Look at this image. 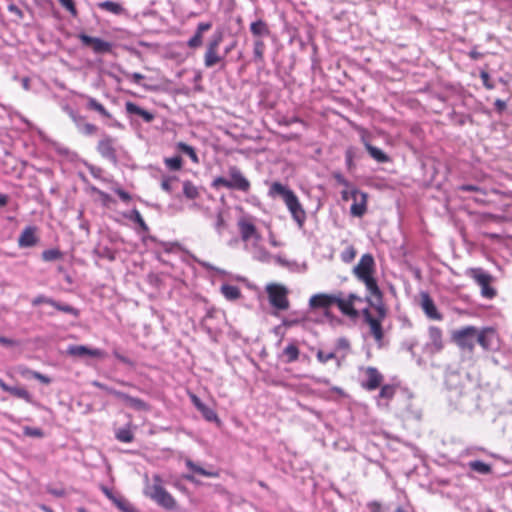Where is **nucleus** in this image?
<instances>
[{
  "mask_svg": "<svg viewBox=\"0 0 512 512\" xmlns=\"http://www.w3.org/2000/svg\"><path fill=\"white\" fill-rule=\"evenodd\" d=\"M375 272V261L370 253L361 256L358 264L353 268L354 276L365 284L367 291L375 299L382 298V292L378 287L377 281L373 277Z\"/></svg>",
  "mask_w": 512,
  "mask_h": 512,
  "instance_id": "1",
  "label": "nucleus"
},
{
  "mask_svg": "<svg viewBox=\"0 0 512 512\" xmlns=\"http://www.w3.org/2000/svg\"><path fill=\"white\" fill-rule=\"evenodd\" d=\"M51 306L61 312L72 314L75 317L79 316V311L68 304H61L55 300H52Z\"/></svg>",
  "mask_w": 512,
  "mask_h": 512,
  "instance_id": "37",
  "label": "nucleus"
},
{
  "mask_svg": "<svg viewBox=\"0 0 512 512\" xmlns=\"http://www.w3.org/2000/svg\"><path fill=\"white\" fill-rule=\"evenodd\" d=\"M127 77L136 84H140L141 80L144 79V75L138 72L127 74Z\"/></svg>",
  "mask_w": 512,
  "mask_h": 512,
  "instance_id": "59",
  "label": "nucleus"
},
{
  "mask_svg": "<svg viewBox=\"0 0 512 512\" xmlns=\"http://www.w3.org/2000/svg\"><path fill=\"white\" fill-rule=\"evenodd\" d=\"M178 181V177L176 176H164L161 181V188L171 193L174 190L173 184Z\"/></svg>",
  "mask_w": 512,
  "mask_h": 512,
  "instance_id": "40",
  "label": "nucleus"
},
{
  "mask_svg": "<svg viewBox=\"0 0 512 512\" xmlns=\"http://www.w3.org/2000/svg\"><path fill=\"white\" fill-rule=\"evenodd\" d=\"M24 434L31 437H42L43 431L39 428H33V427H24Z\"/></svg>",
  "mask_w": 512,
  "mask_h": 512,
  "instance_id": "49",
  "label": "nucleus"
},
{
  "mask_svg": "<svg viewBox=\"0 0 512 512\" xmlns=\"http://www.w3.org/2000/svg\"><path fill=\"white\" fill-rule=\"evenodd\" d=\"M362 142L368 151L369 155L378 163H386L389 161V157L379 148L371 145L366 138L362 137Z\"/></svg>",
  "mask_w": 512,
  "mask_h": 512,
  "instance_id": "25",
  "label": "nucleus"
},
{
  "mask_svg": "<svg viewBox=\"0 0 512 512\" xmlns=\"http://www.w3.org/2000/svg\"><path fill=\"white\" fill-rule=\"evenodd\" d=\"M317 359L321 363H327L329 360L336 358L335 353L333 352H324L323 350H319L316 355Z\"/></svg>",
  "mask_w": 512,
  "mask_h": 512,
  "instance_id": "45",
  "label": "nucleus"
},
{
  "mask_svg": "<svg viewBox=\"0 0 512 512\" xmlns=\"http://www.w3.org/2000/svg\"><path fill=\"white\" fill-rule=\"evenodd\" d=\"M93 385L95 387H98L99 389H102L106 393L113 395V396H115V393H122L121 391H117V390H115V389H113L111 387H108L107 385H105L103 383H100L98 381H94Z\"/></svg>",
  "mask_w": 512,
  "mask_h": 512,
  "instance_id": "51",
  "label": "nucleus"
},
{
  "mask_svg": "<svg viewBox=\"0 0 512 512\" xmlns=\"http://www.w3.org/2000/svg\"><path fill=\"white\" fill-rule=\"evenodd\" d=\"M356 257V249L350 245L345 248V250L341 253V259L345 263H350Z\"/></svg>",
  "mask_w": 512,
  "mask_h": 512,
  "instance_id": "42",
  "label": "nucleus"
},
{
  "mask_svg": "<svg viewBox=\"0 0 512 512\" xmlns=\"http://www.w3.org/2000/svg\"><path fill=\"white\" fill-rule=\"evenodd\" d=\"M0 388L15 397L24 399L28 403H32V397L25 388L9 386L2 379H0Z\"/></svg>",
  "mask_w": 512,
  "mask_h": 512,
  "instance_id": "24",
  "label": "nucleus"
},
{
  "mask_svg": "<svg viewBox=\"0 0 512 512\" xmlns=\"http://www.w3.org/2000/svg\"><path fill=\"white\" fill-rule=\"evenodd\" d=\"M38 242V237L36 236V227L27 226L21 232L18 238V245L22 248L32 247L36 245Z\"/></svg>",
  "mask_w": 512,
  "mask_h": 512,
  "instance_id": "21",
  "label": "nucleus"
},
{
  "mask_svg": "<svg viewBox=\"0 0 512 512\" xmlns=\"http://www.w3.org/2000/svg\"><path fill=\"white\" fill-rule=\"evenodd\" d=\"M374 307L377 312V317H373L368 308L363 309L362 315L365 322L369 325L370 333L374 337L375 341L377 343H381L384 337L381 323L382 320L386 317V309L382 303V298L376 299Z\"/></svg>",
  "mask_w": 512,
  "mask_h": 512,
  "instance_id": "3",
  "label": "nucleus"
},
{
  "mask_svg": "<svg viewBox=\"0 0 512 512\" xmlns=\"http://www.w3.org/2000/svg\"><path fill=\"white\" fill-rule=\"evenodd\" d=\"M220 290L227 300L234 301L241 297V290L237 286L224 284Z\"/></svg>",
  "mask_w": 512,
  "mask_h": 512,
  "instance_id": "28",
  "label": "nucleus"
},
{
  "mask_svg": "<svg viewBox=\"0 0 512 512\" xmlns=\"http://www.w3.org/2000/svg\"><path fill=\"white\" fill-rule=\"evenodd\" d=\"M198 263H199L202 267H204V268H206V269L214 270V271H217L218 273L225 274V271H223V270H221V269H219V268H217V267H215V266L211 265L210 263H208V262H206V261H200V260H198Z\"/></svg>",
  "mask_w": 512,
  "mask_h": 512,
  "instance_id": "62",
  "label": "nucleus"
},
{
  "mask_svg": "<svg viewBox=\"0 0 512 512\" xmlns=\"http://www.w3.org/2000/svg\"><path fill=\"white\" fill-rule=\"evenodd\" d=\"M229 175L231 177V179H229L231 185L230 189H236L242 192L249 191L250 182L236 166L229 168Z\"/></svg>",
  "mask_w": 512,
  "mask_h": 512,
  "instance_id": "13",
  "label": "nucleus"
},
{
  "mask_svg": "<svg viewBox=\"0 0 512 512\" xmlns=\"http://www.w3.org/2000/svg\"><path fill=\"white\" fill-rule=\"evenodd\" d=\"M165 164L171 170H180L182 167V158L180 156L166 158Z\"/></svg>",
  "mask_w": 512,
  "mask_h": 512,
  "instance_id": "43",
  "label": "nucleus"
},
{
  "mask_svg": "<svg viewBox=\"0 0 512 512\" xmlns=\"http://www.w3.org/2000/svg\"><path fill=\"white\" fill-rule=\"evenodd\" d=\"M496 337V332L491 327H485L482 329H477V337L476 342L484 349L491 350L493 340Z\"/></svg>",
  "mask_w": 512,
  "mask_h": 512,
  "instance_id": "18",
  "label": "nucleus"
},
{
  "mask_svg": "<svg viewBox=\"0 0 512 512\" xmlns=\"http://www.w3.org/2000/svg\"><path fill=\"white\" fill-rule=\"evenodd\" d=\"M70 117L83 134L94 135L97 132V126L91 123L84 122V117L77 115L73 111H70Z\"/></svg>",
  "mask_w": 512,
  "mask_h": 512,
  "instance_id": "23",
  "label": "nucleus"
},
{
  "mask_svg": "<svg viewBox=\"0 0 512 512\" xmlns=\"http://www.w3.org/2000/svg\"><path fill=\"white\" fill-rule=\"evenodd\" d=\"M67 353L71 356L75 357H96V358H102L104 356V352L100 349H92L88 348L84 345H71L67 349Z\"/></svg>",
  "mask_w": 512,
  "mask_h": 512,
  "instance_id": "17",
  "label": "nucleus"
},
{
  "mask_svg": "<svg viewBox=\"0 0 512 512\" xmlns=\"http://www.w3.org/2000/svg\"><path fill=\"white\" fill-rule=\"evenodd\" d=\"M154 484L146 488V495L156 501L160 506L172 510L176 507V501L170 493L162 486V480L159 475H154Z\"/></svg>",
  "mask_w": 512,
  "mask_h": 512,
  "instance_id": "4",
  "label": "nucleus"
},
{
  "mask_svg": "<svg viewBox=\"0 0 512 512\" xmlns=\"http://www.w3.org/2000/svg\"><path fill=\"white\" fill-rule=\"evenodd\" d=\"M115 193L121 198L124 202H129L131 200V196L128 192L123 189L117 188L115 189Z\"/></svg>",
  "mask_w": 512,
  "mask_h": 512,
  "instance_id": "58",
  "label": "nucleus"
},
{
  "mask_svg": "<svg viewBox=\"0 0 512 512\" xmlns=\"http://www.w3.org/2000/svg\"><path fill=\"white\" fill-rule=\"evenodd\" d=\"M269 303L277 310H287L290 306L288 299V289L276 283H271L266 286Z\"/></svg>",
  "mask_w": 512,
  "mask_h": 512,
  "instance_id": "6",
  "label": "nucleus"
},
{
  "mask_svg": "<svg viewBox=\"0 0 512 512\" xmlns=\"http://www.w3.org/2000/svg\"><path fill=\"white\" fill-rule=\"evenodd\" d=\"M230 182L228 179L224 177H217L212 182V187L219 188V187H225L227 189H230Z\"/></svg>",
  "mask_w": 512,
  "mask_h": 512,
  "instance_id": "48",
  "label": "nucleus"
},
{
  "mask_svg": "<svg viewBox=\"0 0 512 512\" xmlns=\"http://www.w3.org/2000/svg\"><path fill=\"white\" fill-rule=\"evenodd\" d=\"M177 148L181 152L187 154L194 163H198L199 162L198 156H197V154H196V152H195V150H194V148L192 146H190V145H188V144H186L184 142H179L177 144Z\"/></svg>",
  "mask_w": 512,
  "mask_h": 512,
  "instance_id": "36",
  "label": "nucleus"
},
{
  "mask_svg": "<svg viewBox=\"0 0 512 512\" xmlns=\"http://www.w3.org/2000/svg\"><path fill=\"white\" fill-rule=\"evenodd\" d=\"M115 436H116L117 440H119L120 442H124V443H130L134 439V435L129 427H124V428L119 429L116 432Z\"/></svg>",
  "mask_w": 512,
  "mask_h": 512,
  "instance_id": "34",
  "label": "nucleus"
},
{
  "mask_svg": "<svg viewBox=\"0 0 512 512\" xmlns=\"http://www.w3.org/2000/svg\"><path fill=\"white\" fill-rule=\"evenodd\" d=\"M477 337V328L474 326H465L452 332L451 339L457 346L463 350L472 352L475 347Z\"/></svg>",
  "mask_w": 512,
  "mask_h": 512,
  "instance_id": "7",
  "label": "nucleus"
},
{
  "mask_svg": "<svg viewBox=\"0 0 512 512\" xmlns=\"http://www.w3.org/2000/svg\"><path fill=\"white\" fill-rule=\"evenodd\" d=\"M264 50H265V44L261 39H256L254 41V60L256 62H262L264 59Z\"/></svg>",
  "mask_w": 512,
  "mask_h": 512,
  "instance_id": "35",
  "label": "nucleus"
},
{
  "mask_svg": "<svg viewBox=\"0 0 512 512\" xmlns=\"http://www.w3.org/2000/svg\"><path fill=\"white\" fill-rule=\"evenodd\" d=\"M87 108L98 112L103 118H112L111 113L93 97H87Z\"/></svg>",
  "mask_w": 512,
  "mask_h": 512,
  "instance_id": "27",
  "label": "nucleus"
},
{
  "mask_svg": "<svg viewBox=\"0 0 512 512\" xmlns=\"http://www.w3.org/2000/svg\"><path fill=\"white\" fill-rule=\"evenodd\" d=\"M62 258V252L59 249L53 248L43 251L42 259L44 261H54Z\"/></svg>",
  "mask_w": 512,
  "mask_h": 512,
  "instance_id": "39",
  "label": "nucleus"
},
{
  "mask_svg": "<svg viewBox=\"0 0 512 512\" xmlns=\"http://www.w3.org/2000/svg\"><path fill=\"white\" fill-rule=\"evenodd\" d=\"M459 190L461 191H467V192H479L481 191V188L475 185L465 184L461 185L459 187Z\"/></svg>",
  "mask_w": 512,
  "mask_h": 512,
  "instance_id": "60",
  "label": "nucleus"
},
{
  "mask_svg": "<svg viewBox=\"0 0 512 512\" xmlns=\"http://www.w3.org/2000/svg\"><path fill=\"white\" fill-rule=\"evenodd\" d=\"M31 377L39 380L41 383L46 384V385L51 383V379L48 376L43 375L37 371L31 372Z\"/></svg>",
  "mask_w": 512,
  "mask_h": 512,
  "instance_id": "55",
  "label": "nucleus"
},
{
  "mask_svg": "<svg viewBox=\"0 0 512 512\" xmlns=\"http://www.w3.org/2000/svg\"><path fill=\"white\" fill-rule=\"evenodd\" d=\"M212 27L210 22H202L197 26L196 31L203 35L204 32L208 31Z\"/></svg>",
  "mask_w": 512,
  "mask_h": 512,
  "instance_id": "61",
  "label": "nucleus"
},
{
  "mask_svg": "<svg viewBox=\"0 0 512 512\" xmlns=\"http://www.w3.org/2000/svg\"><path fill=\"white\" fill-rule=\"evenodd\" d=\"M125 108L127 113L138 115L142 117L146 122H151L154 119V115L152 113L144 110L133 102H126Z\"/></svg>",
  "mask_w": 512,
  "mask_h": 512,
  "instance_id": "26",
  "label": "nucleus"
},
{
  "mask_svg": "<svg viewBox=\"0 0 512 512\" xmlns=\"http://www.w3.org/2000/svg\"><path fill=\"white\" fill-rule=\"evenodd\" d=\"M270 194L272 196L279 195L283 198L293 219L297 222L299 227H302L306 219V213L295 193L281 183L275 182L270 188Z\"/></svg>",
  "mask_w": 512,
  "mask_h": 512,
  "instance_id": "2",
  "label": "nucleus"
},
{
  "mask_svg": "<svg viewBox=\"0 0 512 512\" xmlns=\"http://www.w3.org/2000/svg\"><path fill=\"white\" fill-rule=\"evenodd\" d=\"M132 215H133L134 221H136L141 226L142 229H144V230L148 229L145 221L143 220V218L138 210L134 209L132 211Z\"/></svg>",
  "mask_w": 512,
  "mask_h": 512,
  "instance_id": "53",
  "label": "nucleus"
},
{
  "mask_svg": "<svg viewBox=\"0 0 512 512\" xmlns=\"http://www.w3.org/2000/svg\"><path fill=\"white\" fill-rule=\"evenodd\" d=\"M223 41V34L216 32L213 34L206 46L204 54V65L211 68L217 64L224 63L225 55L219 54V46Z\"/></svg>",
  "mask_w": 512,
  "mask_h": 512,
  "instance_id": "5",
  "label": "nucleus"
},
{
  "mask_svg": "<svg viewBox=\"0 0 512 512\" xmlns=\"http://www.w3.org/2000/svg\"><path fill=\"white\" fill-rule=\"evenodd\" d=\"M97 150L104 158H107L113 162L116 161V152L113 138L106 136L101 139L98 143Z\"/></svg>",
  "mask_w": 512,
  "mask_h": 512,
  "instance_id": "20",
  "label": "nucleus"
},
{
  "mask_svg": "<svg viewBox=\"0 0 512 512\" xmlns=\"http://www.w3.org/2000/svg\"><path fill=\"white\" fill-rule=\"evenodd\" d=\"M202 416L209 422H216V423H220V419L217 415V413L210 407H208L207 405L205 406V408L202 409V411H200Z\"/></svg>",
  "mask_w": 512,
  "mask_h": 512,
  "instance_id": "41",
  "label": "nucleus"
},
{
  "mask_svg": "<svg viewBox=\"0 0 512 512\" xmlns=\"http://www.w3.org/2000/svg\"><path fill=\"white\" fill-rule=\"evenodd\" d=\"M466 273L481 287L482 296L489 299L495 296V290L490 287V282L492 280L490 274H488L481 268H470L467 270Z\"/></svg>",
  "mask_w": 512,
  "mask_h": 512,
  "instance_id": "8",
  "label": "nucleus"
},
{
  "mask_svg": "<svg viewBox=\"0 0 512 512\" xmlns=\"http://www.w3.org/2000/svg\"><path fill=\"white\" fill-rule=\"evenodd\" d=\"M238 228L240 232L241 239L244 242H248L251 239L255 240V243L261 240V236L258 233L255 225L251 222V220L247 217H242L238 220Z\"/></svg>",
  "mask_w": 512,
  "mask_h": 512,
  "instance_id": "12",
  "label": "nucleus"
},
{
  "mask_svg": "<svg viewBox=\"0 0 512 512\" xmlns=\"http://www.w3.org/2000/svg\"><path fill=\"white\" fill-rule=\"evenodd\" d=\"M469 467L480 474H489L491 472V466L480 460L471 461Z\"/></svg>",
  "mask_w": 512,
  "mask_h": 512,
  "instance_id": "32",
  "label": "nucleus"
},
{
  "mask_svg": "<svg viewBox=\"0 0 512 512\" xmlns=\"http://www.w3.org/2000/svg\"><path fill=\"white\" fill-rule=\"evenodd\" d=\"M186 465L188 468H190L192 471L200 474V475H203V476H206V477H212V478H216L218 477V473L217 472H212V471H207L205 470L204 468L196 465L193 461L191 460H186Z\"/></svg>",
  "mask_w": 512,
  "mask_h": 512,
  "instance_id": "33",
  "label": "nucleus"
},
{
  "mask_svg": "<svg viewBox=\"0 0 512 512\" xmlns=\"http://www.w3.org/2000/svg\"><path fill=\"white\" fill-rule=\"evenodd\" d=\"M225 227V221H224V218L221 214H218L217 215V221H216V229L219 233L222 232V230L224 229Z\"/></svg>",
  "mask_w": 512,
  "mask_h": 512,
  "instance_id": "63",
  "label": "nucleus"
},
{
  "mask_svg": "<svg viewBox=\"0 0 512 512\" xmlns=\"http://www.w3.org/2000/svg\"><path fill=\"white\" fill-rule=\"evenodd\" d=\"M0 344L6 347H14L18 346L19 342L10 338H7L5 336H0Z\"/></svg>",
  "mask_w": 512,
  "mask_h": 512,
  "instance_id": "56",
  "label": "nucleus"
},
{
  "mask_svg": "<svg viewBox=\"0 0 512 512\" xmlns=\"http://www.w3.org/2000/svg\"><path fill=\"white\" fill-rule=\"evenodd\" d=\"M283 353L287 356V362L296 361L299 357V349L294 344L286 346Z\"/></svg>",
  "mask_w": 512,
  "mask_h": 512,
  "instance_id": "38",
  "label": "nucleus"
},
{
  "mask_svg": "<svg viewBox=\"0 0 512 512\" xmlns=\"http://www.w3.org/2000/svg\"><path fill=\"white\" fill-rule=\"evenodd\" d=\"M395 391H396L395 386L384 385L381 387V390L379 392V398H384V399L390 400L393 398Z\"/></svg>",
  "mask_w": 512,
  "mask_h": 512,
  "instance_id": "44",
  "label": "nucleus"
},
{
  "mask_svg": "<svg viewBox=\"0 0 512 512\" xmlns=\"http://www.w3.org/2000/svg\"><path fill=\"white\" fill-rule=\"evenodd\" d=\"M480 77L482 79L483 85L488 89L491 90L494 88V85L490 82L489 74L486 71L480 72Z\"/></svg>",
  "mask_w": 512,
  "mask_h": 512,
  "instance_id": "54",
  "label": "nucleus"
},
{
  "mask_svg": "<svg viewBox=\"0 0 512 512\" xmlns=\"http://www.w3.org/2000/svg\"><path fill=\"white\" fill-rule=\"evenodd\" d=\"M115 397L123 401L126 405L136 410L145 411L149 409V406L146 402L139 398L131 397L126 393H115Z\"/></svg>",
  "mask_w": 512,
  "mask_h": 512,
  "instance_id": "22",
  "label": "nucleus"
},
{
  "mask_svg": "<svg viewBox=\"0 0 512 512\" xmlns=\"http://www.w3.org/2000/svg\"><path fill=\"white\" fill-rule=\"evenodd\" d=\"M420 305L426 316L433 320H441L442 315L438 312L434 301L428 293L422 292L420 294Z\"/></svg>",
  "mask_w": 512,
  "mask_h": 512,
  "instance_id": "15",
  "label": "nucleus"
},
{
  "mask_svg": "<svg viewBox=\"0 0 512 512\" xmlns=\"http://www.w3.org/2000/svg\"><path fill=\"white\" fill-rule=\"evenodd\" d=\"M367 301L370 305H374L371 302V298L367 296L365 299L358 296L357 294L350 293L347 297H344L343 292H341V301L339 303V310L343 315L349 316L351 318L358 317L359 313L355 306L359 303H363Z\"/></svg>",
  "mask_w": 512,
  "mask_h": 512,
  "instance_id": "9",
  "label": "nucleus"
},
{
  "mask_svg": "<svg viewBox=\"0 0 512 512\" xmlns=\"http://www.w3.org/2000/svg\"><path fill=\"white\" fill-rule=\"evenodd\" d=\"M61 5L65 7L73 16L77 14L73 0H59Z\"/></svg>",
  "mask_w": 512,
  "mask_h": 512,
  "instance_id": "50",
  "label": "nucleus"
},
{
  "mask_svg": "<svg viewBox=\"0 0 512 512\" xmlns=\"http://www.w3.org/2000/svg\"><path fill=\"white\" fill-rule=\"evenodd\" d=\"M183 194L187 199L194 200L199 197L200 192L191 181L186 180L183 182Z\"/></svg>",
  "mask_w": 512,
  "mask_h": 512,
  "instance_id": "29",
  "label": "nucleus"
},
{
  "mask_svg": "<svg viewBox=\"0 0 512 512\" xmlns=\"http://www.w3.org/2000/svg\"><path fill=\"white\" fill-rule=\"evenodd\" d=\"M116 505L124 512H132L133 508L124 500H115Z\"/></svg>",
  "mask_w": 512,
  "mask_h": 512,
  "instance_id": "57",
  "label": "nucleus"
},
{
  "mask_svg": "<svg viewBox=\"0 0 512 512\" xmlns=\"http://www.w3.org/2000/svg\"><path fill=\"white\" fill-rule=\"evenodd\" d=\"M250 31L252 32V34L254 36H262V35H268L269 34L268 26L262 20H258V21L252 22L251 25H250Z\"/></svg>",
  "mask_w": 512,
  "mask_h": 512,
  "instance_id": "30",
  "label": "nucleus"
},
{
  "mask_svg": "<svg viewBox=\"0 0 512 512\" xmlns=\"http://www.w3.org/2000/svg\"><path fill=\"white\" fill-rule=\"evenodd\" d=\"M254 257L262 262H267L270 259V253L263 248H257Z\"/></svg>",
  "mask_w": 512,
  "mask_h": 512,
  "instance_id": "47",
  "label": "nucleus"
},
{
  "mask_svg": "<svg viewBox=\"0 0 512 512\" xmlns=\"http://www.w3.org/2000/svg\"><path fill=\"white\" fill-rule=\"evenodd\" d=\"M98 6L101 9L111 12L115 15L121 14L124 10L123 7L119 3H116V2H113L110 0L101 2L98 4Z\"/></svg>",
  "mask_w": 512,
  "mask_h": 512,
  "instance_id": "31",
  "label": "nucleus"
},
{
  "mask_svg": "<svg viewBox=\"0 0 512 512\" xmlns=\"http://www.w3.org/2000/svg\"><path fill=\"white\" fill-rule=\"evenodd\" d=\"M364 371L367 379L361 386L368 391L377 389L383 381L382 374L374 367H367Z\"/></svg>",
  "mask_w": 512,
  "mask_h": 512,
  "instance_id": "14",
  "label": "nucleus"
},
{
  "mask_svg": "<svg viewBox=\"0 0 512 512\" xmlns=\"http://www.w3.org/2000/svg\"><path fill=\"white\" fill-rule=\"evenodd\" d=\"M84 46L90 47L94 53L103 54L110 53L113 48V44L108 41H104L97 37H91L84 33L78 35Z\"/></svg>",
  "mask_w": 512,
  "mask_h": 512,
  "instance_id": "11",
  "label": "nucleus"
},
{
  "mask_svg": "<svg viewBox=\"0 0 512 512\" xmlns=\"http://www.w3.org/2000/svg\"><path fill=\"white\" fill-rule=\"evenodd\" d=\"M52 300H53L52 298H48V297H46L44 295H38L37 297H35L32 300V304L34 306H38V305L43 304V303L51 305Z\"/></svg>",
  "mask_w": 512,
  "mask_h": 512,
  "instance_id": "52",
  "label": "nucleus"
},
{
  "mask_svg": "<svg viewBox=\"0 0 512 512\" xmlns=\"http://www.w3.org/2000/svg\"><path fill=\"white\" fill-rule=\"evenodd\" d=\"M351 193L354 198V203L350 208L351 214L356 217H361L366 212L367 195L358 190H353Z\"/></svg>",
  "mask_w": 512,
  "mask_h": 512,
  "instance_id": "19",
  "label": "nucleus"
},
{
  "mask_svg": "<svg viewBox=\"0 0 512 512\" xmlns=\"http://www.w3.org/2000/svg\"><path fill=\"white\" fill-rule=\"evenodd\" d=\"M113 354H114V356H115L119 361H121L122 363L127 364V365H133V362H132L129 358H127V357H125V356L121 355V354H120V353H118L117 351H114V352H113Z\"/></svg>",
  "mask_w": 512,
  "mask_h": 512,
  "instance_id": "64",
  "label": "nucleus"
},
{
  "mask_svg": "<svg viewBox=\"0 0 512 512\" xmlns=\"http://www.w3.org/2000/svg\"><path fill=\"white\" fill-rule=\"evenodd\" d=\"M202 38H203V35L196 31L194 36L189 39L188 46L190 48L200 47L202 45Z\"/></svg>",
  "mask_w": 512,
  "mask_h": 512,
  "instance_id": "46",
  "label": "nucleus"
},
{
  "mask_svg": "<svg viewBox=\"0 0 512 512\" xmlns=\"http://www.w3.org/2000/svg\"><path fill=\"white\" fill-rule=\"evenodd\" d=\"M341 301V292L335 294H327V293H318L314 294L309 299V306L312 309L319 308H329L332 305L336 304L339 308V303Z\"/></svg>",
  "mask_w": 512,
  "mask_h": 512,
  "instance_id": "10",
  "label": "nucleus"
},
{
  "mask_svg": "<svg viewBox=\"0 0 512 512\" xmlns=\"http://www.w3.org/2000/svg\"><path fill=\"white\" fill-rule=\"evenodd\" d=\"M429 339V343L426 344L428 352L435 354L443 349L442 331L438 327L429 328Z\"/></svg>",
  "mask_w": 512,
  "mask_h": 512,
  "instance_id": "16",
  "label": "nucleus"
}]
</instances>
